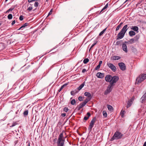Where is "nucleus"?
Listing matches in <instances>:
<instances>
[{
    "instance_id": "obj_1",
    "label": "nucleus",
    "mask_w": 146,
    "mask_h": 146,
    "mask_svg": "<svg viewBox=\"0 0 146 146\" xmlns=\"http://www.w3.org/2000/svg\"><path fill=\"white\" fill-rule=\"evenodd\" d=\"M64 134L66 135V133L64 131H63L60 134L57 142V146H64L65 139V138L63 137Z\"/></svg>"
},
{
    "instance_id": "obj_2",
    "label": "nucleus",
    "mask_w": 146,
    "mask_h": 146,
    "mask_svg": "<svg viewBox=\"0 0 146 146\" xmlns=\"http://www.w3.org/2000/svg\"><path fill=\"white\" fill-rule=\"evenodd\" d=\"M123 134L118 131H116L114 133V135L111 139V141H113L115 139L118 140L122 138Z\"/></svg>"
},
{
    "instance_id": "obj_3",
    "label": "nucleus",
    "mask_w": 146,
    "mask_h": 146,
    "mask_svg": "<svg viewBox=\"0 0 146 146\" xmlns=\"http://www.w3.org/2000/svg\"><path fill=\"white\" fill-rule=\"evenodd\" d=\"M146 78V74H143L140 75L137 78L136 80V83L139 84L141 83Z\"/></svg>"
},
{
    "instance_id": "obj_4",
    "label": "nucleus",
    "mask_w": 146,
    "mask_h": 146,
    "mask_svg": "<svg viewBox=\"0 0 146 146\" xmlns=\"http://www.w3.org/2000/svg\"><path fill=\"white\" fill-rule=\"evenodd\" d=\"M89 99H85L83 102L80 103L79 105L76 108L78 110H80L84 107L86 104L89 101Z\"/></svg>"
},
{
    "instance_id": "obj_5",
    "label": "nucleus",
    "mask_w": 146,
    "mask_h": 146,
    "mask_svg": "<svg viewBox=\"0 0 146 146\" xmlns=\"http://www.w3.org/2000/svg\"><path fill=\"white\" fill-rule=\"evenodd\" d=\"M119 77L117 76H112L111 81L110 84L114 86L115 84L119 80Z\"/></svg>"
},
{
    "instance_id": "obj_6",
    "label": "nucleus",
    "mask_w": 146,
    "mask_h": 146,
    "mask_svg": "<svg viewBox=\"0 0 146 146\" xmlns=\"http://www.w3.org/2000/svg\"><path fill=\"white\" fill-rule=\"evenodd\" d=\"M114 86L110 84L108 86L105 92V94H106L109 93L111 91L113 88V87Z\"/></svg>"
},
{
    "instance_id": "obj_7",
    "label": "nucleus",
    "mask_w": 146,
    "mask_h": 146,
    "mask_svg": "<svg viewBox=\"0 0 146 146\" xmlns=\"http://www.w3.org/2000/svg\"><path fill=\"white\" fill-rule=\"evenodd\" d=\"M107 65L113 72H115L116 71V68L115 66L112 64L108 62Z\"/></svg>"
},
{
    "instance_id": "obj_8",
    "label": "nucleus",
    "mask_w": 146,
    "mask_h": 146,
    "mask_svg": "<svg viewBox=\"0 0 146 146\" xmlns=\"http://www.w3.org/2000/svg\"><path fill=\"white\" fill-rule=\"evenodd\" d=\"M96 121V118L95 117L93 118L91 121L89 126V129L91 130L92 128L93 127L94 123Z\"/></svg>"
},
{
    "instance_id": "obj_9",
    "label": "nucleus",
    "mask_w": 146,
    "mask_h": 146,
    "mask_svg": "<svg viewBox=\"0 0 146 146\" xmlns=\"http://www.w3.org/2000/svg\"><path fill=\"white\" fill-rule=\"evenodd\" d=\"M118 65L120 69L123 71L125 70L126 69V66L123 62H121L118 63Z\"/></svg>"
},
{
    "instance_id": "obj_10",
    "label": "nucleus",
    "mask_w": 146,
    "mask_h": 146,
    "mask_svg": "<svg viewBox=\"0 0 146 146\" xmlns=\"http://www.w3.org/2000/svg\"><path fill=\"white\" fill-rule=\"evenodd\" d=\"M112 76L108 74L105 77V80L106 82H109L110 84L111 81V79Z\"/></svg>"
},
{
    "instance_id": "obj_11",
    "label": "nucleus",
    "mask_w": 146,
    "mask_h": 146,
    "mask_svg": "<svg viewBox=\"0 0 146 146\" xmlns=\"http://www.w3.org/2000/svg\"><path fill=\"white\" fill-rule=\"evenodd\" d=\"M125 33L121 32V31L117 34V39H121L123 38Z\"/></svg>"
},
{
    "instance_id": "obj_12",
    "label": "nucleus",
    "mask_w": 146,
    "mask_h": 146,
    "mask_svg": "<svg viewBox=\"0 0 146 146\" xmlns=\"http://www.w3.org/2000/svg\"><path fill=\"white\" fill-rule=\"evenodd\" d=\"M84 94L85 96L88 97V98H86V99L88 100V99H89L90 100H90L92 98L91 94L89 92H86L84 93Z\"/></svg>"
},
{
    "instance_id": "obj_13",
    "label": "nucleus",
    "mask_w": 146,
    "mask_h": 146,
    "mask_svg": "<svg viewBox=\"0 0 146 146\" xmlns=\"http://www.w3.org/2000/svg\"><path fill=\"white\" fill-rule=\"evenodd\" d=\"M96 76L98 78H102L104 76V74L103 73L99 72L96 74Z\"/></svg>"
},
{
    "instance_id": "obj_14",
    "label": "nucleus",
    "mask_w": 146,
    "mask_h": 146,
    "mask_svg": "<svg viewBox=\"0 0 146 146\" xmlns=\"http://www.w3.org/2000/svg\"><path fill=\"white\" fill-rule=\"evenodd\" d=\"M127 27L128 26L127 25H125L123 27L121 31L125 34L128 29Z\"/></svg>"
},
{
    "instance_id": "obj_15",
    "label": "nucleus",
    "mask_w": 146,
    "mask_h": 146,
    "mask_svg": "<svg viewBox=\"0 0 146 146\" xmlns=\"http://www.w3.org/2000/svg\"><path fill=\"white\" fill-rule=\"evenodd\" d=\"M133 100V99H131L130 100H129L127 103V108H128L132 104V102Z\"/></svg>"
},
{
    "instance_id": "obj_16",
    "label": "nucleus",
    "mask_w": 146,
    "mask_h": 146,
    "mask_svg": "<svg viewBox=\"0 0 146 146\" xmlns=\"http://www.w3.org/2000/svg\"><path fill=\"white\" fill-rule=\"evenodd\" d=\"M141 102L142 103H143L145 102L146 100V92L141 98Z\"/></svg>"
},
{
    "instance_id": "obj_17",
    "label": "nucleus",
    "mask_w": 146,
    "mask_h": 146,
    "mask_svg": "<svg viewBox=\"0 0 146 146\" xmlns=\"http://www.w3.org/2000/svg\"><path fill=\"white\" fill-rule=\"evenodd\" d=\"M122 48L123 50L125 52H127V49L126 45L125 44L123 43L122 45Z\"/></svg>"
},
{
    "instance_id": "obj_18",
    "label": "nucleus",
    "mask_w": 146,
    "mask_h": 146,
    "mask_svg": "<svg viewBox=\"0 0 146 146\" xmlns=\"http://www.w3.org/2000/svg\"><path fill=\"white\" fill-rule=\"evenodd\" d=\"M131 29L133 31L138 32L139 28L137 26H132L131 28Z\"/></svg>"
},
{
    "instance_id": "obj_19",
    "label": "nucleus",
    "mask_w": 146,
    "mask_h": 146,
    "mask_svg": "<svg viewBox=\"0 0 146 146\" xmlns=\"http://www.w3.org/2000/svg\"><path fill=\"white\" fill-rule=\"evenodd\" d=\"M120 57L116 56H113L111 58V59L113 60H118L120 59Z\"/></svg>"
},
{
    "instance_id": "obj_20",
    "label": "nucleus",
    "mask_w": 146,
    "mask_h": 146,
    "mask_svg": "<svg viewBox=\"0 0 146 146\" xmlns=\"http://www.w3.org/2000/svg\"><path fill=\"white\" fill-rule=\"evenodd\" d=\"M108 3L102 9L101 11L99 13V14H100L101 13H103V12H104L106 11V9L108 7Z\"/></svg>"
},
{
    "instance_id": "obj_21",
    "label": "nucleus",
    "mask_w": 146,
    "mask_h": 146,
    "mask_svg": "<svg viewBox=\"0 0 146 146\" xmlns=\"http://www.w3.org/2000/svg\"><path fill=\"white\" fill-rule=\"evenodd\" d=\"M90 115V113L89 112H88L86 115V116L84 117V119L85 120H87Z\"/></svg>"
},
{
    "instance_id": "obj_22",
    "label": "nucleus",
    "mask_w": 146,
    "mask_h": 146,
    "mask_svg": "<svg viewBox=\"0 0 146 146\" xmlns=\"http://www.w3.org/2000/svg\"><path fill=\"white\" fill-rule=\"evenodd\" d=\"M135 42L134 39L133 38L131 39L130 40L128 41V42H125L126 43H129L130 44H132Z\"/></svg>"
},
{
    "instance_id": "obj_23",
    "label": "nucleus",
    "mask_w": 146,
    "mask_h": 146,
    "mask_svg": "<svg viewBox=\"0 0 146 146\" xmlns=\"http://www.w3.org/2000/svg\"><path fill=\"white\" fill-rule=\"evenodd\" d=\"M140 36L139 35H137L133 38L136 42H138L139 39V38Z\"/></svg>"
},
{
    "instance_id": "obj_24",
    "label": "nucleus",
    "mask_w": 146,
    "mask_h": 146,
    "mask_svg": "<svg viewBox=\"0 0 146 146\" xmlns=\"http://www.w3.org/2000/svg\"><path fill=\"white\" fill-rule=\"evenodd\" d=\"M129 35L130 36H132L135 35L136 33L135 32L132 31H131L129 32Z\"/></svg>"
},
{
    "instance_id": "obj_25",
    "label": "nucleus",
    "mask_w": 146,
    "mask_h": 146,
    "mask_svg": "<svg viewBox=\"0 0 146 146\" xmlns=\"http://www.w3.org/2000/svg\"><path fill=\"white\" fill-rule=\"evenodd\" d=\"M68 84L66 83L62 86L58 90V92H60L62 90V89L64 88Z\"/></svg>"
},
{
    "instance_id": "obj_26",
    "label": "nucleus",
    "mask_w": 146,
    "mask_h": 146,
    "mask_svg": "<svg viewBox=\"0 0 146 146\" xmlns=\"http://www.w3.org/2000/svg\"><path fill=\"white\" fill-rule=\"evenodd\" d=\"M85 83V82H84L82 83V84H81L79 86V87L78 88V89L79 90H81L82 88L84 86Z\"/></svg>"
},
{
    "instance_id": "obj_27",
    "label": "nucleus",
    "mask_w": 146,
    "mask_h": 146,
    "mask_svg": "<svg viewBox=\"0 0 146 146\" xmlns=\"http://www.w3.org/2000/svg\"><path fill=\"white\" fill-rule=\"evenodd\" d=\"M108 110L110 111H113V107L110 105H108L107 106Z\"/></svg>"
},
{
    "instance_id": "obj_28",
    "label": "nucleus",
    "mask_w": 146,
    "mask_h": 146,
    "mask_svg": "<svg viewBox=\"0 0 146 146\" xmlns=\"http://www.w3.org/2000/svg\"><path fill=\"white\" fill-rule=\"evenodd\" d=\"M125 113V111L124 110H122L120 113V115L122 117H124V114Z\"/></svg>"
},
{
    "instance_id": "obj_29",
    "label": "nucleus",
    "mask_w": 146,
    "mask_h": 146,
    "mask_svg": "<svg viewBox=\"0 0 146 146\" xmlns=\"http://www.w3.org/2000/svg\"><path fill=\"white\" fill-rule=\"evenodd\" d=\"M28 25V23H26L22 26H21L18 30H20L23 28L25 27L26 26H27Z\"/></svg>"
},
{
    "instance_id": "obj_30",
    "label": "nucleus",
    "mask_w": 146,
    "mask_h": 146,
    "mask_svg": "<svg viewBox=\"0 0 146 146\" xmlns=\"http://www.w3.org/2000/svg\"><path fill=\"white\" fill-rule=\"evenodd\" d=\"M122 24H123V23H121L117 26V27L116 29V31H117L119 29V28L121 27V26Z\"/></svg>"
},
{
    "instance_id": "obj_31",
    "label": "nucleus",
    "mask_w": 146,
    "mask_h": 146,
    "mask_svg": "<svg viewBox=\"0 0 146 146\" xmlns=\"http://www.w3.org/2000/svg\"><path fill=\"white\" fill-rule=\"evenodd\" d=\"M107 29V28L104 29L102 31H101L99 34V35L100 36H102L106 31Z\"/></svg>"
},
{
    "instance_id": "obj_32",
    "label": "nucleus",
    "mask_w": 146,
    "mask_h": 146,
    "mask_svg": "<svg viewBox=\"0 0 146 146\" xmlns=\"http://www.w3.org/2000/svg\"><path fill=\"white\" fill-rule=\"evenodd\" d=\"M89 61V60L88 58H86L85 59L83 60V63L86 64Z\"/></svg>"
},
{
    "instance_id": "obj_33",
    "label": "nucleus",
    "mask_w": 146,
    "mask_h": 146,
    "mask_svg": "<svg viewBox=\"0 0 146 146\" xmlns=\"http://www.w3.org/2000/svg\"><path fill=\"white\" fill-rule=\"evenodd\" d=\"M77 92L76 91H72L71 92V94L72 95L74 96L75 95L76 93Z\"/></svg>"
},
{
    "instance_id": "obj_34",
    "label": "nucleus",
    "mask_w": 146,
    "mask_h": 146,
    "mask_svg": "<svg viewBox=\"0 0 146 146\" xmlns=\"http://www.w3.org/2000/svg\"><path fill=\"white\" fill-rule=\"evenodd\" d=\"M28 110L25 111L23 113L24 115L25 116L27 115H28Z\"/></svg>"
},
{
    "instance_id": "obj_35",
    "label": "nucleus",
    "mask_w": 146,
    "mask_h": 146,
    "mask_svg": "<svg viewBox=\"0 0 146 146\" xmlns=\"http://www.w3.org/2000/svg\"><path fill=\"white\" fill-rule=\"evenodd\" d=\"M12 15L11 14H9L7 16L8 19L9 20L11 19L12 18Z\"/></svg>"
},
{
    "instance_id": "obj_36",
    "label": "nucleus",
    "mask_w": 146,
    "mask_h": 146,
    "mask_svg": "<svg viewBox=\"0 0 146 146\" xmlns=\"http://www.w3.org/2000/svg\"><path fill=\"white\" fill-rule=\"evenodd\" d=\"M70 103H71V104H72V105H74L76 103L75 100L74 99H73V100H72L70 102Z\"/></svg>"
},
{
    "instance_id": "obj_37",
    "label": "nucleus",
    "mask_w": 146,
    "mask_h": 146,
    "mask_svg": "<svg viewBox=\"0 0 146 146\" xmlns=\"http://www.w3.org/2000/svg\"><path fill=\"white\" fill-rule=\"evenodd\" d=\"M103 114L104 117H106L107 116V114L106 112L105 111H104L103 112Z\"/></svg>"
},
{
    "instance_id": "obj_38",
    "label": "nucleus",
    "mask_w": 146,
    "mask_h": 146,
    "mask_svg": "<svg viewBox=\"0 0 146 146\" xmlns=\"http://www.w3.org/2000/svg\"><path fill=\"white\" fill-rule=\"evenodd\" d=\"M14 9V8H13L12 7L10 8L7 11L6 13H9L10 11H12Z\"/></svg>"
},
{
    "instance_id": "obj_39",
    "label": "nucleus",
    "mask_w": 146,
    "mask_h": 146,
    "mask_svg": "<svg viewBox=\"0 0 146 146\" xmlns=\"http://www.w3.org/2000/svg\"><path fill=\"white\" fill-rule=\"evenodd\" d=\"M40 0H28V2L29 3L35 1H39Z\"/></svg>"
},
{
    "instance_id": "obj_40",
    "label": "nucleus",
    "mask_w": 146,
    "mask_h": 146,
    "mask_svg": "<svg viewBox=\"0 0 146 146\" xmlns=\"http://www.w3.org/2000/svg\"><path fill=\"white\" fill-rule=\"evenodd\" d=\"M52 10H53V9H51V10L50 11V12L48 13V15L47 17H48L49 15H51L52 13Z\"/></svg>"
},
{
    "instance_id": "obj_41",
    "label": "nucleus",
    "mask_w": 146,
    "mask_h": 146,
    "mask_svg": "<svg viewBox=\"0 0 146 146\" xmlns=\"http://www.w3.org/2000/svg\"><path fill=\"white\" fill-rule=\"evenodd\" d=\"M38 4L39 3L38 2H36L35 3L34 5L35 7H37L38 6Z\"/></svg>"
},
{
    "instance_id": "obj_42",
    "label": "nucleus",
    "mask_w": 146,
    "mask_h": 146,
    "mask_svg": "<svg viewBox=\"0 0 146 146\" xmlns=\"http://www.w3.org/2000/svg\"><path fill=\"white\" fill-rule=\"evenodd\" d=\"M33 9V7L32 6H29L27 9V10L29 11H31Z\"/></svg>"
},
{
    "instance_id": "obj_43",
    "label": "nucleus",
    "mask_w": 146,
    "mask_h": 146,
    "mask_svg": "<svg viewBox=\"0 0 146 146\" xmlns=\"http://www.w3.org/2000/svg\"><path fill=\"white\" fill-rule=\"evenodd\" d=\"M68 110V108L66 107H64V111L66 112H67Z\"/></svg>"
},
{
    "instance_id": "obj_44",
    "label": "nucleus",
    "mask_w": 146,
    "mask_h": 146,
    "mask_svg": "<svg viewBox=\"0 0 146 146\" xmlns=\"http://www.w3.org/2000/svg\"><path fill=\"white\" fill-rule=\"evenodd\" d=\"M83 99V98L81 97V96H79L78 98V100L80 101H82Z\"/></svg>"
},
{
    "instance_id": "obj_45",
    "label": "nucleus",
    "mask_w": 146,
    "mask_h": 146,
    "mask_svg": "<svg viewBox=\"0 0 146 146\" xmlns=\"http://www.w3.org/2000/svg\"><path fill=\"white\" fill-rule=\"evenodd\" d=\"M17 124V123L16 122H14L13 123L12 125L11 126L12 127H14Z\"/></svg>"
},
{
    "instance_id": "obj_46",
    "label": "nucleus",
    "mask_w": 146,
    "mask_h": 146,
    "mask_svg": "<svg viewBox=\"0 0 146 146\" xmlns=\"http://www.w3.org/2000/svg\"><path fill=\"white\" fill-rule=\"evenodd\" d=\"M100 66L99 65H98L95 68V69L96 70H97L98 69H99L100 68Z\"/></svg>"
},
{
    "instance_id": "obj_47",
    "label": "nucleus",
    "mask_w": 146,
    "mask_h": 146,
    "mask_svg": "<svg viewBox=\"0 0 146 146\" xmlns=\"http://www.w3.org/2000/svg\"><path fill=\"white\" fill-rule=\"evenodd\" d=\"M97 44V42H96V43L93 44L92 45V46H91V47L90 48V49H91L96 44Z\"/></svg>"
},
{
    "instance_id": "obj_48",
    "label": "nucleus",
    "mask_w": 146,
    "mask_h": 146,
    "mask_svg": "<svg viewBox=\"0 0 146 146\" xmlns=\"http://www.w3.org/2000/svg\"><path fill=\"white\" fill-rule=\"evenodd\" d=\"M66 115V114L65 113H62L61 114V116L63 117H64Z\"/></svg>"
},
{
    "instance_id": "obj_49",
    "label": "nucleus",
    "mask_w": 146,
    "mask_h": 146,
    "mask_svg": "<svg viewBox=\"0 0 146 146\" xmlns=\"http://www.w3.org/2000/svg\"><path fill=\"white\" fill-rule=\"evenodd\" d=\"M19 19L21 21H22L23 19V17L22 16H21L19 17Z\"/></svg>"
},
{
    "instance_id": "obj_50",
    "label": "nucleus",
    "mask_w": 146,
    "mask_h": 146,
    "mask_svg": "<svg viewBox=\"0 0 146 146\" xmlns=\"http://www.w3.org/2000/svg\"><path fill=\"white\" fill-rule=\"evenodd\" d=\"M86 71V70L85 69H83L82 70V73H84Z\"/></svg>"
},
{
    "instance_id": "obj_51",
    "label": "nucleus",
    "mask_w": 146,
    "mask_h": 146,
    "mask_svg": "<svg viewBox=\"0 0 146 146\" xmlns=\"http://www.w3.org/2000/svg\"><path fill=\"white\" fill-rule=\"evenodd\" d=\"M120 43V41H118L116 42V44L117 45H119Z\"/></svg>"
},
{
    "instance_id": "obj_52",
    "label": "nucleus",
    "mask_w": 146,
    "mask_h": 146,
    "mask_svg": "<svg viewBox=\"0 0 146 146\" xmlns=\"http://www.w3.org/2000/svg\"><path fill=\"white\" fill-rule=\"evenodd\" d=\"M15 23V20L13 21L12 23L11 24L12 25H14Z\"/></svg>"
},
{
    "instance_id": "obj_53",
    "label": "nucleus",
    "mask_w": 146,
    "mask_h": 146,
    "mask_svg": "<svg viewBox=\"0 0 146 146\" xmlns=\"http://www.w3.org/2000/svg\"><path fill=\"white\" fill-rule=\"evenodd\" d=\"M143 146H146V141L144 143Z\"/></svg>"
},
{
    "instance_id": "obj_54",
    "label": "nucleus",
    "mask_w": 146,
    "mask_h": 146,
    "mask_svg": "<svg viewBox=\"0 0 146 146\" xmlns=\"http://www.w3.org/2000/svg\"><path fill=\"white\" fill-rule=\"evenodd\" d=\"M102 60H101V61H100L99 63L102 64Z\"/></svg>"
},
{
    "instance_id": "obj_55",
    "label": "nucleus",
    "mask_w": 146,
    "mask_h": 146,
    "mask_svg": "<svg viewBox=\"0 0 146 146\" xmlns=\"http://www.w3.org/2000/svg\"><path fill=\"white\" fill-rule=\"evenodd\" d=\"M101 64H100V63H99V64L98 65H99L100 66Z\"/></svg>"
},
{
    "instance_id": "obj_56",
    "label": "nucleus",
    "mask_w": 146,
    "mask_h": 146,
    "mask_svg": "<svg viewBox=\"0 0 146 146\" xmlns=\"http://www.w3.org/2000/svg\"><path fill=\"white\" fill-rule=\"evenodd\" d=\"M101 64H100V63H99V64L98 65H99L100 66Z\"/></svg>"
},
{
    "instance_id": "obj_57",
    "label": "nucleus",
    "mask_w": 146,
    "mask_h": 146,
    "mask_svg": "<svg viewBox=\"0 0 146 146\" xmlns=\"http://www.w3.org/2000/svg\"><path fill=\"white\" fill-rule=\"evenodd\" d=\"M129 0H126L125 2V3H126V2L127 1H128Z\"/></svg>"
},
{
    "instance_id": "obj_58",
    "label": "nucleus",
    "mask_w": 146,
    "mask_h": 146,
    "mask_svg": "<svg viewBox=\"0 0 146 146\" xmlns=\"http://www.w3.org/2000/svg\"><path fill=\"white\" fill-rule=\"evenodd\" d=\"M56 139H57L56 138L54 139V142H55V141H56Z\"/></svg>"
},
{
    "instance_id": "obj_59",
    "label": "nucleus",
    "mask_w": 146,
    "mask_h": 146,
    "mask_svg": "<svg viewBox=\"0 0 146 146\" xmlns=\"http://www.w3.org/2000/svg\"><path fill=\"white\" fill-rule=\"evenodd\" d=\"M98 13H99V11H97V12L96 13V14H98Z\"/></svg>"
},
{
    "instance_id": "obj_60",
    "label": "nucleus",
    "mask_w": 146,
    "mask_h": 146,
    "mask_svg": "<svg viewBox=\"0 0 146 146\" xmlns=\"http://www.w3.org/2000/svg\"><path fill=\"white\" fill-rule=\"evenodd\" d=\"M28 146H30V144H29H29L28 145Z\"/></svg>"
},
{
    "instance_id": "obj_61",
    "label": "nucleus",
    "mask_w": 146,
    "mask_h": 146,
    "mask_svg": "<svg viewBox=\"0 0 146 146\" xmlns=\"http://www.w3.org/2000/svg\"><path fill=\"white\" fill-rule=\"evenodd\" d=\"M30 5H32L31 4H30Z\"/></svg>"
},
{
    "instance_id": "obj_62",
    "label": "nucleus",
    "mask_w": 146,
    "mask_h": 146,
    "mask_svg": "<svg viewBox=\"0 0 146 146\" xmlns=\"http://www.w3.org/2000/svg\"><path fill=\"white\" fill-rule=\"evenodd\" d=\"M48 0H46V1H48Z\"/></svg>"
}]
</instances>
